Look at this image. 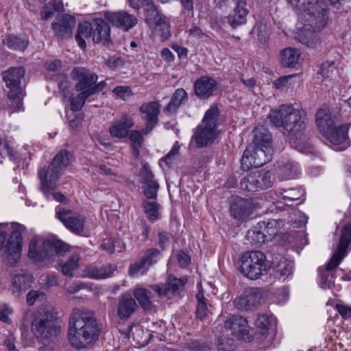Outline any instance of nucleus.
I'll return each instance as SVG.
<instances>
[{
    "label": "nucleus",
    "instance_id": "1",
    "mask_svg": "<svg viewBox=\"0 0 351 351\" xmlns=\"http://www.w3.org/2000/svg\"><path fill=\"white\" fill-rule=\"evenodd\" d=\"M101 325L91 311L74 309L69 318L67 337L71 345L77 350L93 345L99 338Z\"/></svg>",
    "mask_w": 351,
    "mask_h": 351
},
{
    "label": "nucleus",
    "instance_id": "2",
    "mask_svg": "<svg viewBox=\"0 0 351 351\" xmlns=\"http://www.w3.org/2000/svg\"><path fill=\"white\" fill-rule=\"evenodd\" d=\"M69 152L66 149H62L56 155L47 169L43 168L38 171L40 189L47 199H51V195L59 202H62L66 199L62 193L56 192L51 194V191L56 189V182L62 171L69 165Z\"/></svg>",
    "mask_w": 351,
    "mask_h": 351
},
{
    "label": "nucleus",
    "instance_id": "3",
    "mask_svg": "<svg viewBox=\"0 0 351 351\" xmlns=\"http://www.w3.org/2000/svg\"><path fill=\"white\" fill-rule=\"evenodd\" d=\"M25 69L21 66L11 67L2 73L5 83L3 90L8 97L5 108L11 114L23 109V99L25 93L22 86Z\"/></svg>",
    "mask_w": 351,
    "mask_h": 351
},
{
    "label": "nucleus",
    "instance_id": "4",
    "mask_svg": "<svg viewBox=\"0 0 351 351\" xmlns=\"http://www.w3.org/2000/svg\"><path fill=\"white\" fill-rule=\"evenodd\" d=\"M31 332L38 339L53 340L61 331L57 313L48 308H40L30 315Z\"/></svg>",
    "mask_w": 351,
    "mask_h": 351
},
{
    "label": "nucleus",
    "instance_id": "5",
    "mask_svg": "<svg viewBox=\"0 0 351 351\" xmlns=\"http://www.w3.org/2000/svg\"><path fill=\"white\" fill-rule=\"evenodd\" d=\"M68 244L59 239L32 238L29 243L27 256L35 263L53 261L55 256H63L69 252Z\"/></svg>",
    "mask_w": 351,
    "mask_h": 351
},
{
    "label": "nucleus",
    "instance_id": "6",
    "mask_svg": "<svg viewBox=\"0 0 351 351\" xmlns=\"http://www.w3.org/2000/svg\"><path fill=\"white\" fill-rule=\"evenodd\" d=\"M268 118L275 126L282 127L293 134L299 133L306 126L301 110L295 109L291 104H282L278 109L271 110Z\"/></svg>",
    "mask_w": 351,
    "mask_h": 351
},
{
    "label": "nucleus",
    "instance_id": "7",
    "mask_svg": "<svg viewBox=\"0 0 351 351\" xmlns=\"http://www.w3.org/2000/svg\"><path fill=\"white\" fill-rule=\"evenodd\" d=\"M351 243V223L346 224L341 232L337 247L326 265V269L319 268L320 275V287L322 289H330L334 285L333 276L330 273L340 264L347 254V250Z\"/></svg>",
    "mask_w": 351,
    "mask_h": 351
},
{
    "label": "nucleus",
    "instance_id": "8",
    "mask_svg": "<svg viewBox=\"0 0 351 351\" xmlns=\"http://www.w3.org/2000/svg\"><path fill=\"white\" fill-rule=\"evenodd\" d=\"M238 267L239 271L245 277L250 280H257L267 273L270 265L264 253L252 250L241 255Z\"/></svg>",
    "mask_w": 351,
    "mask_h": 351
},
{
    "label": "nucleus",
    "instance_id": "9",
    "mask_svg": "<svg viewBox=\"0 0 351 351\" xmlns=\"http://www.w3.org/2000/svg\"><path fill=\"white\" fill-rule=\"evenodd\" d=\"M296 12H304L311 17L312 25L323 29L328 22L329 10L323 0H286Z\"/></svg>",
    "mask_w": 351,
    "mask_h": 351
},
{
    "label": "nucleus",
    "instance_id": "10",
    "mask_svg": "<svg viewBox=\"0 0 351 351\" xmlns=\"http://www.w3.org/2000/svg\"><path fill=\"white\" fill-rule=\"evenodd\" d=\"M218 116L219 109L216 106H212L206 112L202 124L197 127L194 134V138L197 147H206L213 143L215 139Z\"/></svg>",
    "mask_w": 351,
    "mask_h": 351
},
{
    "label": "nucleus",
    "instance_id": "11",
    "mask_svg": "<svg viewBox=\"0 0 351 351\" xmlns=\"http://www.w3.org/2000/svg\"><path fill=\"white\" fill-rule=\"evenodd\" d=\"M218 7L224 12L233 8V14L224 18L232 29H237L246 23L249 12L246 8V0H219Z\"/></svg>",
    "mask_w": 351,
    "mask_h": 351
},
{
    "label": "nucleus",
    "instance_id": "12",
    "mask_svg": "<svg viewBox=\"0 0 351 351\" xmlns=\"http://www.w3.org/2000/svg\"><path fill=\"white\" fill-rule=\"evenodd\" d=\"M269 150L263 147L249 145L243 152L241 159V168L243 171H249L251 168L262 167L271 159Z\"/></svg>",
    "mask_w": 351,
    "mask_h": 351
},
{
    "label": "nucleus",
    "instance_id": "13",
    "mask_svg": "<svg viewBox=\"0 0 351 351\" xmlns=\"http://www.w3.org/2000/svg\"><path fill=\"white\" fill-rule=\"evenodd\" d=\"M58 219L73 234L88 237L89 233L85 229L86 217L81 215H72L69 210H60L57 211Z\"/></svg>",
    "mask_w": 351,
    "mask_h": 351
},
{
    "label": "nucleus",
    "instance_id": "14",
    "mask_svg": "<svg viewBox=\"0 0 351 351\" xmlns=\"http://www.w3.org/2000/svg\"><path fill=\"white\" fill-rule=\"evenodd\" d=\"M25 229L23 226H19L12 231L5 245V256L10 265H15L21 258L23 247L22 233Z\"/></svg>",
    "mask_w": 351,
    "mask_h": 351
},
{
    "label": "nucleus",
    "instance_id": "15",
    "mask_svg": "<svg viewBox=\"0 0 351 351\" xmlns=\"http://www.w3.org/2000/svg\"><path fill=\"white\" fill-rule=\"evenodd\" d=\"M271 176V173L269 171H256L252 172L241 179V188L248 191H256L259 189L270 188L272 185Z\"/></svg>",
    "mask_w": 351,
    "mask_h": 351
},
{
    "label": "nucleus",
    "instance_id": "16",
    "mask_svg": "<svg viewBox=\"0 0 351 351\" xmlns=\"http://www.w3.org/2000/svg\"><path fill=\"white\" fill-rule=\"evenodd\" d=\"M160 107V105L158 101L144 103L139 107V112L145 121V127L141 130L143 134H149L158 124Z\"/></svg>",
    "mask_w": 351,
    "mask_h": 351
},
{
    "label": "nucleus",
    "instance_id": "17",
    "mask_svg": "<svg viewBox=\"0 0 351 351\" xmlns=\"http://www.w3.org/2000/svg\"><path fill=\"white\" fill-rule=\"evenodd\" d=\"M225 327L229 329L232 335L239 339L250 341L253 339L248 322L243 317H232L226 322Z\"/></svg>",
    "mask_w": 351,
    "mask_h": 351
},
{
    "label": "nucleus",
    "instance_id": "18",
    "mask_svg": "<svg viewBox=\"0 0 351 351\" xmlns=\"http://www.w3.org/2000/svg\"><path fill=\"white\" fill-rule=\"evenodd\" d=\"M134 125V122L132 116L123 113L119 119L114 120L111 123L108 132L112 138L122 139L128 136L129 132Z\"/></svg>",
    "mask_w": 351,
    "mask_h": 351
},
{
    "label": "nucleus",
    "instance_id": "19",
    "mask_svg": "<svg viewBox=\"0 0 351 351\" xmlns=\"http://www.w3.org/2000/svg\"><path fill=\"white\" fill-rule=\"evenodd\" d=\"M71 75L73 78L77 81L75 85L76 91L88 90L97 81V75L84 67H75Z\"/></svg>",
    "mask_w": 351,
    "mask_h": 351
},
{
    "label": "nucleus",
    "instance_id": "20",
    "mask_svg": "<svg viewBox=\"0 0 351 351\" xmlns=\"http://www.w3.org/2000/svg\"><path fill=\"white\" fill-rule=\"evenodd\" d=\"M217 82L212 77L204 75L197 79L194 82L195 95L200 99H205L213 95L217 89Z\"/></svg>",
    "mask_w": 351,
    "mask_h": 351
},
{
    "label": "nucleus",
    "instance_id": "21",
    "mask_svg": "<svg viewBox=\"0 0 351 351\" xmlns=\"http://www.w3.org/2000/svg\"><path fill=\"white\" fill-rule=\"evenodd\" d=\"M106 19L113 25L128 31L134 27L138 22V19L134 15L130 14L127 12L121 11L118 12L105 13Z\"/></svg>",
    "mask_w": 351,
    "mask_h": 351
},
{
    "label": "nucleus",
    "instance_id": "22",
    "mask_svg": "<svg viewBox=\"0 0 351 351\" xmlns=\"http://www.w3.org/2000/svg\"><path fill=\"white\" fill-rule=\"evenodd\" d=\"M254 206L249 199L240 197H234L230 205V214L236 219L245 220L252 213Z\"/></svg>",
    "mask_w": 351,
    "mask_h": 351
},
{
    "label": "nucleus",
    "instance_id": "23",
    "mask_svg": "<svg viewBox=\"0 0 351 351\" xmlns=\"http://www.w3.org/2000/svg\"><path fill=\"white\" fill-rule=\"evenodd\" d=\"M75 23V17L69 14H63L57 17L51 27L57 36L61 38H70Z\"/></svg>",
    "mask_w": 351,
    "mask_h": 351
},
{
    "label": "nucleus",
    "instance_id": "24",
    "mask_svg": "<svg viewBox=\"0 0 351 351\" xmlns=\"http://www.w3.org/2000/svg\"><path fill=\"white\" fill-rule=\"evenodd\" d=\"M186 283V279H179L169 276L165 285H154L151 287L159 296H169L182 289Z\"/></svg>",
    "mask_w": 351,
    "mask_h": 351
},
{
    "label": "nucleus",
    "instance_id": "25",
    "mask_svg": "<svg viewBox=\"0 0 351 351\" xmlns=\"http://www.w3.org/2000/svg\"><path fill=\"white\" fill-rule=\"evenodd\" d=\"M93 40L95 43L107 45L111 43L110 28L108 23L101 19L94 20Z\"/></svg>",
    "mask_w": 351,
    "mask_h": 351
},
{
    "label": "nucleus",
    "instance_id": "26",
    "mask_svg": "<svg viewBox=\"0 0 351 351\" xmlns=\"http://www.w3.org/2000/svg\"><path fill=\"white\" fill-rule=\"evenodd\" d=\"M137 303L130 293H123L119 298L117 315L122 320H127L136 311Z\"/></svg>",
    "mask_w": 351,
    "mask_h": 351
},
{
    "label": "nucleus",
    "instance_id": "27",
    "mask_svg": "<svg viewBox=\"0 0 351 351\" xmlns=\"http://www.w3.org/2000/svg\"><path fill=\"white\" fill-rule=\"evenodd\" d=\"M315 117L318 130L326 137L335 125L330 112L327 109L320 108L317 110Z\"/></svg>",
    "mask_w": 351,
    "mask_h": 351
},
{
    "label": "nucleus",
    "instance_id": "28",
    "mask_svg": "<svg viewBox=\"0 0 351 351\" xmlns=\"http://www.w3.org/2000/svg\"><path fill=\"white\" fill-rule=\"evenodd\" d=\"M116 269L117 267L112 264L100 267L89 265L84 269V276L95 280L106 279L112 276Z\"/></svg>",
    "mask_w": 351,
    "mask_h": 351
},
{
    "label": "nucleus",
    "instance_id": "29",
    "mask_svg": "<svg viewBox=\"0 0 351 351\" xmlns=\"http://www.w3.org/2000/svg\"><path fill=\"white\" fill-rule=\"evenodd\" d=\"M348 125H341L337 128L333 127L328 135L326 136V138L334 145H342L340 149H344L348 145Z\"/></svg>",
    "mask_w": 351,
    "mask_h": 351
},
{
    "label": "nucleus",
    "instance_id": "30",
    "mask_svg": "<svg viewBox=\"0 0 351 351\" xmlns=\"http://www.w3.org/2000/svg\"><path fill=\"white\" fill-rule=\"evenodd\" d=\"M188 101V94L184 88H178L173 93L171 100L164 108L166 114H172L177 112L178 109Z\"/></svg>",
    "mask_w": 351,
    "mask_h": 351
},
{
    "label": "nucleus",
    "instance_id": "31",
    "mask_svg": "<svg viewBox=\"0 0 351 351\" xmlns=\"http://www.w3.org/2000/svg\"><path fill=\"white\" fill-rule=\"evenodd\" d=\"M254 139L253 145L251 146L263 147L265 150H269V153L271 154L272 149L271 147V135L265 128L263 127L256 128L253 130Z\"/></svg>",
    "mask_w": 351,
    "mask_h": 351
},
{
    "label": "nucleus",
    "instance_id": "32",
    "mask_svg": "<svg viewBox=\"0 0 351 351\" xmlns=\"http://www.w3.org/2000/svg\"><path fill=\"white\" fill-rule=\"evenodd\" d=\"M281 64L285 67H294L299 62L300 53L295 48L287 47L280 53Z\"/></svg>",
    "mask_w": 351,
    "mask_h": 351
},
{
    "label": "nucleus",
    "instance_id": "33",
    "mask_svg": "<svg viewBox=\"0 0 351 351\" xmlns=\"http://www.w3.org/2000/svg\"><path fill=\"white\" fill-rule=\"evenodd\" d=\"M298 173V165L295 161L287 160L280 165L278 175L281 180L295 179Z\"/></svg>",
    "mask_w": 351,
    "mask_h": 351
},
{
    "label": "nucleus",
    "instance_id": "34",
    "mask_svg": "<svg viewBox=\"0 0 351 351\" xmlns=\"http://www.w3.org/2000/svg\"><path fill=\"white\" fill-rule=\"evenodd\" d=\"M141 6L144 11L145 21L152 27V24L162 14L158 12L153 0H143Z\"/></svg>",
    "mask_w": 351,
    "mask_h": 351
},
{
    "label": "nucleus",
    "instance_id": "35",
    "mask_svg": "<svg viewBox=\"0 0 351 351\" xmlns=\"http://www.w3.org/2000/svg\"><path fill=\"white\" fill-rule=\"evenodd\" d=\"M258 226L260 229L263 228L267 237L271 241L283 226V221L281 219H269L267 223L265 221L258 222Z\"/></svg>",
    "mask_w": 351,
    "mask_h": 351
},
{
    "label": "nucleus",
    "instance_id": "36",
    "mask_svg": "<svg viewBox=\"0 0 351 351\" xmlns=\"http://www.w3.org/2000/svg\"><path fill=\"white\" fill-rule=\"evenodd\" d=\"M93 30V27L90 23L84 21L79 23L75 39L80 48L83 49L86 48V43L85 40L90 38Z\"/></svg>",
    "mask_w": 351,
    "mask_h": 351
},
{
    "label": "nucleus",
    "instance_id": "37",
    "mask_svg": "<svg viewBox=\"0 0 351 351\" xmlns=\"http://www.w3.org/2000/svg\"><path fill=\"white\" fill-rule=\"evenodd\" d=\"M133 295L135 300H137L139 305L144 310H149L152 307V293L150 291L143 287H137L134 289Z\"/></svg>",
    "mask_w": 351,
    "mask_h": 351
},
{
    "label": "nucleus",
    "instance_id": "38",
    "mask_svg": "<svg viewBox=\"0 0 351 351\" xmlns=\"http://www.w3.org/2000/svg\"><path fill=\"white\" fill-rule=\"evenodd\" d=\"M80 255L73 253L69 256L66 261L60 263L61 271L64 276L73 277V271L78 269Z\"/></svg>",
    "mask_w": 351,
    "mask_h": 351
},
{
    "label": "nucleus",
    "instance_id": "39",
    "mask_svg": "<svg viewBox=\"0 0 351 351\" xmlns=\"http://www.w3.org/2000/svg\"><path fill=\"white\" fill-rule=\"evenodd\" d=\"M3 43L10 49L24 51L28 45L29 40L25 36L9 35L3 40Z\"/></svg>",
    "mask_w": 351,
    "mask_h": 351
},
{
    "label": "nucleus",
    "instance_id": "40",
    "mask_svg": "<svg viewBox=\"0 0 351 351\" xmlns=\"http://www.w3.org/2000/svg\"><path fill=\"white\" fill-rule=\"evenodd\" d=\"M197 308L196 315L197 318L203 319L208 316L210 310L208 306L207 299L205 298L202 289L199 290L196 295Z\"/></svg>",
    "mask_w": 351,
    "mask_h": 351
},
{
    "label": "nucleus",
    "instance_id": "41",
    "mask_svg": "<svg viewBox=\"0 0 351 351\" xmlns=\"http://www.w3.org/2000/svg\"><path fill=\"white\" fill-rule=\"evenodd\" d=\"M299 41L313 49H317L321 45L319 36L313 31H308L306 33L302 32L298 36Z\"/></svg>",
    "mask_w": 351,
    "mask_h": 351
},
{
    "label": "nucleus",
    "instance_id": "42",
    "mask_svg": "<svg viewBox=\"0 0 351 351\" xmlns=\"http://www.w3.org/2000/svg\"><path fill=\"white\" fill-rule=\"evenodd\" d=\"M156 31L160 32V36L163 40L169 38L171 35L170 24L167 18L163 14L152 24Z\"/></svg>",
    "mask_w": 351,
    "mask_h": 351
},
{
    "label": "nucleus",
    "instance_id": "43",
    "mask_svg": "<svg viewBox=\"0 0 351 351\" xmlns=\"http://www.w3.org/2000/svg\"><path fill=\"white\" fill-rule=\"evenodd\" d=\"M33 277L31 274L23 273L16 274L12 279V285L17 290L27 289L32 282Z\"/></svg>",
    "mask_w": 351,
    "mask_h": 351
},
{
    "label": "nucleus",
    "instance_id": "44",
    "mask_svg": "<svg viewBox=\"0 0 351 351\" xmlns=\"http://www.w3.org/2000/svg\"><path fill=\"white\" fill-rule=\"evenodd\" d=\"M142 205L147 215V217L150 221L154 222L159 219V210L160 206L157 202L144 200Z\"/></svg>",
    "mask_w": 351,
    "mask_h": 351
},
{
    "label": "nucleus",
    "instance_id": "45",
    "mask_svg": "<svg viewBox=\"0 0 351 351\" xmlns=\"http://www.w3.org/2000/svg\"><path fill=\"white\" fill-rule=\"evenodd\" d=\"M337 69L333 62L326 61L319 66L317 74L320 75L324 79L332 80L337 75Z\"/></svg>",
    "mask_w": 351,
    "mask_h": 351
},
{
    "label": "nucleus",
    "instance_id": "46",
    "mask_svg": "<svg viewBox=\"0 0 351 351\" xmlns=\"http://www.w3.org/2000/svg\"><path fill=\"white\" fill-rule=\"evenodd\" d=\"M80 92V93L76 97H71L69 98L71 109L73 112L80 111L84 106L86 99L91 96L88 90Z\"/></svg>",
    "mask_w": 351,
    "mask_h": 351
},
{
    "label": "nucleus",
    "instance_id": "47",
    "mask_svg": "<svg viewBox=\"0 0 351 351\" xmlns=\"http://www.w3.org/2000/svg\"><path fill=\"white\" fill-rule=\"evenodd\" d=\"M304 194V191L302 189H289L283 191L282 197L287 205H291L293 202L299 200L303 197Z\"/></svg>",
    "mask_w": 351,
    "mask_h": 351
},
{
    "label": "nucleus",
    "instance_id": "48",
    "mask_svg": "<svg viewBox=\"0 0 351 351\" xmlns=\"http://www.w3.org/2000/svg\"><path fill=\"white\" fill-rule=\"evenodd\" d=\"M160 256V251L155 248L148 249L144 254L141 257L145 265L149 268L152 265L156 263Z\"/></svg>",
    "mask_w": 351,
    "mask_h": 351
},
{
    "label": "nucleus",
    "instance_id": "49",
    "mask_svg": "<svg viewBox=\"0 0 351 351\" xmlns=\"http://www.w3.org/2000/svg\"><path fill=\"white\" fill-rule=\"evenodd\" d=\"M147 270L148 267L140 258L138 261L130 264L128 274L132 277H136L145 274Z\"/></svg>",
    "mask_w": 351,
    "mask_h": 351
},
{
    "label": "nucleus",
    "instance_id": "50",
    "mask_svg": "<svg viewBox=\"0 0 351 351\" xmlns=\"http://www.w3.org/2000/svg\"><path fill=\"white\" fill-rule=\"evenodd\" d=\"M143 190L145 196L147 199H156L159 184L157 181L143 184Z\"/></svg>",
    "mask_w": 351,
    "mask_h": 351
},
{
    "label": "nucleus",
    "instance_id": "51",
    "mask_svg": "<svg viewBox=\"0 0 351 351\" xmlns=\"http://www.w3.org/2000/svg\"><path fill=\"white\" fill-rule=\"evenodd\" d=\"M251 309L258 306L261 300V295L257 289H251L245 293Z\"/></svg>",
    "mask_w": 351,
    "mask_h": 351
},
{
    "label": "nucleus",
    "instance_id": "52",
    "mask_svg": "<svg viewBox=\"0 0 351 351\" xmlns=\"http://www.w3.org/2000/svg\"><path fill=\"white\" fill-rule=\"evenodd\" d=\"M293 264L287 260H282L277 265V272L281 277H288L293 272Z\"/></svg>",
    "mask_w": 351,
    "mask_h": 351
},
{
    "label": "nucleus",
    "instance_id": "53",
    "mask_svg": "<svg viewBox=\"0 0 351 351\" xmlns=\"http://www.w3.org/2000/svg\"><path fill=\"white\" fill-rule=\"evenodd\" d=\"M0 156H8L11 160H15V154L13 148L10 146L6 140L0 136Z\"/></svg>",
    "mask_w": 351,
    "mask_h": 351
},
{
    "label": "nucleus",
    "instance_id": "54",
    "mask_svg": "<svg viewBox=\"0 0 351 351\" xmlns=\"http://www.w3.org/2000/svg\"><path fill=\"white\" fill-rule=\"evenodd\" d=\"M180 145L178 141H176L169 152L162 158L161 160L165 162L168 167H171L175 160L176 158L179 154Z\"/></svg>",
    "mask_w": 351,
    "mask_h": 351
},
{
    "label": "nucleus",
    "instance_id": "55",
    "mask_svg": "<svg viewBox=\"0 0 351 351\" xmlns=\"http://www.w3.org/2000/svg\"><path fill=\"white\" fill-rule=\"evenodd\" d=\"M142 184L156 181L148 164H144L140 171Z\"/></svg>",
    "mask_w": 351,
    "mask_h": 351
},
{
    "label": "nucleus",
    "instance_id": "56",
    "mask_svg": "<svg viewBox=\"0 0 351 351\" xmlns=\"http://www.w3.org/2000/svg\"><path fill=\"white\" fill-rule=\"evenodd\" d=\"M113 93L123 100H127L132 95V91L129 86H118L113 89Z\"/></svg>",
    "mask_w": 351,
    "mask_h": 351
},
{
    "label": "nucleus",
    "instance_id": "57",
    "mask_svg": "<svg viewBox=\"0 0 351 351\" xmlns=\"http://www.w3.org/2000/svg\"><path fill=\"white\" fill-rule=\"evenodd\" d=\"M97 167L99 169V171L101 174L108 176L112 180L117 181L119 178H121V176L119 175L117 171L109 167L107 165H99L97 166Z\"/></svg>",
    "mask_w": 351,
    "mask_h": 351
},
{
    "label": "nucleus",
    "instance_id": "58",
    "mask_svg": "<svg viewBox=\"0 0 351 351\" xmlns=\"http://www.w3.org/2000/svg\"><path fill=\"white\" fill-rule=\"evenodd\" d=\"M234 305L240 311L251 310L250 306L248 303V300L245 293L241 296L237 298L234 300Z\"/></svg>",
    "mask_w": 351,
    "mask_h": 351
},
{
    "label": "nucleus",
    "instance_id": "59",
    "mask_svg": "<svg viewBox=\"0 0 351 351\" xmlns=\"http://www.w3.org/2000/svg\"><path fill=\"white\" fill-rule=\"evenodd\" d=\"M295 75H284L276 80L274 82V85L277 89H281L285 87H287L291 85V82H290Z\"/></svg>",
    "mask_w": 351,
    "mask_h": 351
},
{
    "label": "nucleus",
    "instance_id": "60",
    "mask_svg": "<svg viewBox=\"0 0 351 351\" xmlns=\"http://www.w3.org/2000/svg\"><path fill=\"white\" fill-rule=\"evenodd\" d=\"M252 232V235L251 237L256 243L262 244L269 241L264 231H261V229L258 230V228H255Z\"/></svg>",
    "mask_w": 351,
    "mask_h": 351
},
{
    "label": "nucleus",
    "instance_id": "61",
    "mask_svg": "<svg viewBox=\"0 0 351 351\" xmlns=\"http://www.w3.org/2000/svg\"><path fill=\"white\" fill-rule=\"evenodd\" d=\"M158 245L162 250H165L170 243L171 234L167 232H160L158 234Z\"/></svg>",
    "mask_w": 351,
    "mask_h": 351
},
{
    "label": "nucleus",
    "instance_id": "62",
    "mask_svg": "<svg viewBox=\"0 0 351 351\" xmlns=\"http://www.w3.org/2000/svg\"><path fill=\"white\" fill-rule=\"evenodd\" d=\"M129 138L132 142V145L141 146L143 138L141 132L138 130H132L129 132Z\"/></svg>",
    "mask_w": 351,
    "mask_h": 351
},
{
    "label": "nucleus",
    "instance_id": "63",
    "mask_svg": "<svg viewBox=\"0 0 351 351\" xmlns=\"http://www.w3.org/2000/svg\"><path fill=\"white\" fill-rule=\"evenodd\" d=\"M45 295L43 292L39 291H30L27 295V302L29 305L34 304L36 300L39 298H45Z\"/></svg>",
    "mask_w": 351,
    "mask_h": 351
},
{
    "label": "nucleus",
    "instance_id": "64",
    "mask_svg": "<svg viewBox=\"0 0 351 351\" xmlns=\"http://www.w3.org/2000/svg\"><path fill=\"white\" fill-rule=\"evenodd\" d=\"M256 324L258 328L266 330L270 326V322L267 315H261L256 319Z\"/></svg>",
    "mask_w": 351,
    "mask_h": 351
}]
</instances>
